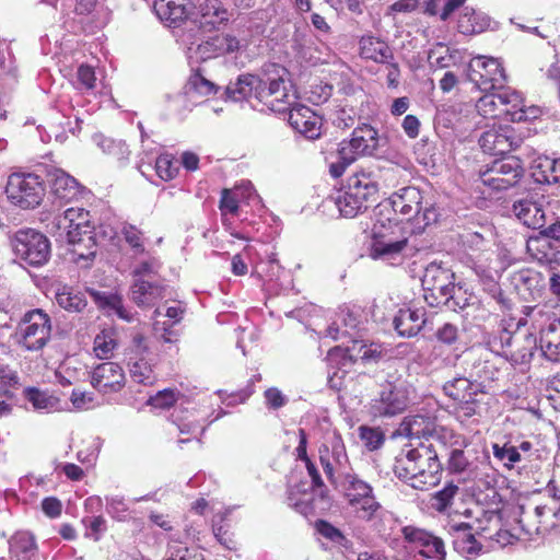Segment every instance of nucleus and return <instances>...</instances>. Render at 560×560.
Segmentation results:
<instances>
[{"instance_id":"obj_1","label":"nucleus","mask_w":560,"mask_h":560,"mask_svg":"<svg viewBox=\"0 0 560 560\" xmlns=\"http://www.w3.org/2000/svg\"><path fill=\"white\" fill-rule=\"evenodd\" d=\"M287 77L285 68L269 63L264 67L261 77L240 75L235 82L226 86L225 95L234 102L254 97L271 112L282 113L291 105L293 98Z\"/></svg>"},{"instance_id":"obj_2","label":"nucleus","mask_w":560,"mask_h":560,"mask_svg":"<svg viewBox=\"0 0 560 560\" xmlns=\"http://www.w3.org/2000/svg\"><path fill=\"white\" fill-rule=\"evenodd\" d=\"M56 225L66 231L71 253L77 261L89 260L96 254V233L90 224V212L83 208H68L56 217Z\"/></svg>"},{"instance_id":"obj_3","label":"nucleus","mask_w":560,"mask_h":560,"mask_svg":"<svg viewBox=\"0 0 560 560\" xmlns=\"http://www.w3.org/2000/svg\"><path fill=\"white\" fill-rule=\"evenodd\" d=\"M51 336V319L43 310L34 308L24 314L16 326L13 339L26 351L42 350Z\"/></svg>"},{"instance_id":"obj_4","label":"nucleus","mask_w":560,"mask_h":560,"mask_svg":"<svg viewBox=\"0 0 560 560\" xmlns=\"http://www.w3.org/2000/svg\"><path fill=\"white\" fill-rule=\"evenodd\" d=\"M454 280L455 275L451 269L435 261L430 262L421 279L425 302L432 307H440L450 302L455 293Z\"/></svg>"},{"instance_id":"obj_5","label":"nucleus","mask_w":560,"mask_h":560,"mask_svg":"<svg viewBox=\"0 0 560 560\" xmlns=\"http://www.w3.org/2000/svg\"><path fill=\"white\" fill-rule=\"evenodd\" d=\"M5 194L15 206L33 209L40 205L45 196V187L38 175L14 173L8 178Z\"/></svg>"},{"instance_id":"obj_6","label":"nucleus","mask_w":560,"mask_h":560,"mask_svg":"<svg viewBox=\"0 0 560 560\" xmlns=\"http://www.w3.org/2000/svg\"><path fill=\"white\" fill-rule=\"evenodd\" d=\"M15 255L30 266L45 265L50 256L48 238L33 229H23L15 233L12 241Z\"/></svg>"},{"instance_id":"obj_7","label":"nucleus","mask_w":560,"mask_h":560,"mask_svg":"<svg viewBox=\"0 0 560 560\" xmlns=\"http://www.w3.org/2000/svg\"><path fill=\"white\" fill-rule=\"evenodd\" d=\"M524 170L521 161L515 156H506L493 161L483 170H480L479 177L485 186L492 190H505L515 186L523 177Z\"/></svg>"},{"instance_id":"obj_8","label":"nucleus","mask_w":560,"mask_h":560,"mask_svg":"<svg viewBox=\"0 0 560 560\" xmlns=\"http://www.w3.org/2000/svg\"><path fill=\"white\" fill-rule=\"evenodd\" d=\"M469 80L482 92L510 89L505 86L506 75L500 61L495 58L478 56L469 63Z\"/></svg>"},{"instance_id":"obj_9","label":"nucleus","mask_w":560,"mask_h":560,"mask_svg":"<svg viewBox=\"0 0 560 560\" xmlns=\"http://www.w3.org/2000/svg\"><path fill=\"white\" fill-rule=\"evenodd\" d=\"M148 352L149 346L145 337L139 332L135 334L126 352V359L132 381L144 386H151L156 381L153 366L145 359Z\"/></svg>"},{"instance_id":"obj_10","label":"nucleus","mask_w":560,"mask_h":560,"mask_svg":"<svg viewBox=\"0 0 560 560\" xmlns=\"http://www.w3.org/2000/svg\"><path fill=\"white\" fill-rule=\"evenodd\" d=\"M385 354L380 343L352 340V374L355 380L368 378L371 382Z\"/></svg>"},{"instance_id":"obj_11","label":"nucleus","mask_w":560,"mask_h":560,"mask_svg":"<svg viewBox=\"0 0 560 560\" xmlns=\"http://www.w3.org/2000/svg\"><path fill=\"white\" fill-rule=\"evenodd\" d=\"M188 39L189 37L187 36L186 38V34H183L182 42L188 45V57L196 59V61H205L221 55L234 54L242 47H245L240 39L230 34L215 35L208 40L197 44L196 47L194 46L195 42H189Z\"/></svg>"},{"instance_id":"obj_12","label":"nucleus","mask_w":560,"mask_h":560,"mask_svg":"<svg viewBox=\"0 0 560 560\" xmlns=\"http://www.w3.org/2000/svg\"><path fill=\"white\" fill-rule=\"evenodd\" d=\"M522 103V95L513 89H500L486 92L481 96L476 108L483 117H510V109L516 108Z\"/></svg>"},{"instance_id":"obj_13","label":"nucleus","mask_w":560,"mask_h":560,"mask_svg":"<svg viewBox=\"0 0 560 560\" xmlns=\"http://www.w3.org/2000/svg\"><path fill=\"white\" fill-rule=\"evenodd\" d=\"M401 534L410 548L431 560H445L446 550L442 538L416 526H405Z\"/></svg>"},{"instance_id":"obj_14","label":"nucleus","mask_w":560,"mask_h":560,"mask_svg":"<svg viewBox=\"0 0 560 560\" xmlns=\"http://www.w3.org/2000/svg\"><path fill=\"white\" fill-rule=\"evenodd\" d=\"M382 509L372 486L352 476V518L358 521H372Z\"/></svg>"},{"instance_id":"obj_15","label":"nucleus","mask_w":560,"mask_h":560,"mask_svg":"<svg viewBox=\"0 0 560 560\" xmlns=\"http://www.w3.org/2000/svg\"><path fill=\"white\" fill-rule=\"evenodd\" d=\"M418 457L417 477L413 478L412 488L425 490L440 481L441 464L433 444L420 442V454Z\"/></svg>"},{"instance_id":"obj_16","label":"nucleus","mask_w":560,"mask_h":560,"mask_svg":"<svg viewBox=\"0 0 560 560\" xmlns=\"http://www.w3.org/2000/svg\"><path fill=\"white\" fill-rule=\"evenodd\" d=\"M293 95L291 105L283 112L289 110L288 121L291 127L303 135L305 138L314 140L322 135V119L310 107L301 104L293 106L295 94Z\"/></svg>"},{"instance_id":"obj_17","label":"nucleus","mask_w":560,"mask_h":560,"mask_svg":"<svg viewBox=\"0 0 560 560\" xmlns=\"http://www.w3.org/2000/svg\"><path fill=\"white\" fill-rule=\"evenodd\" d=\"M122 368L115 362H104L94 368L91 374L92 386L102 394L117 393L125 386Z\"/></svg>"},{"instance_id":"obj_18","label":"nucleus","mask_w":560,"mask_h":560,"mask_svg":"<svg viewBox=\"0 0 560 560\" xmlns=\"http://www.w3.org/2000/svg\"><path fill=\"white\" fill-rule=\"evenodd\" d=\"M327 361L331 373L328 377L330 388L341 392L348 388L350 383V354L349 349L341 346L334 347L327 353Z\"/></svg>"},{"instance_id":"obj_19","label":"nucleus","mask_w":560,"mask_h":560,"mask_svg":"<svg viewBox=\"0 0 560 560\" xmlns=\"http://www.w3.org/2000/svg\"><path fill=\"white\" fill-rule=\"evenodd\" d=\"M479 144L485 153L492 155L505 154L518 145L513 130L505 127H492L482 132Z\"/></svg>"},{"instance_id":"obj_20","label":"nucleus","mask_w":560,"mask_h":560,"mask_svg":"<svg viewBox=\"0 0 560 560\" xmlns=\"http://www.w3.org/2000/svg\"><path fill=\"white\" fill-rule=\"evenodd\" d=\"M547 490L552 494V504L537 505L534 509V516L537 521L534 524H530L528 521L526 525H523L526 533L529 535L533 533L542 534L553 527L556 525L553 518L558 517L560 514V495L557 493V487L553 480L548 482Z\"/></svg>"},{"instance_id":"obj_21","label":"nucleus","mask_w":560,"mask_h":560,"mask_svg":"<svg viewBox=\"0 0 560 560\" xmlns=\"http://www.w3.org/2000/svg\"><path fill=\"white\" fill-rule=\"evenodd\" d=\"M191 9V0H156L153 5V10L161 22L173 28L187 22Z\"/></svg>"},{"instance_id":"obj_22","label":"nucleus","mask_w":560,"mask_h":560,"mask_svg":"<svg viewBox=\"0 0 560 560\" xmlns=\"http://www.w3.org/2000/svg\"><path fill=\"white\" fill-rule=\"evenodd\" d=\"M435 419L424 415L409 416L400 423L398 433L408 438L410 441H419L424 439L430 441L435 434Z\"/></svg>"},{"instance_id":"obj_23","label":"nucleus","mask_w":560,"mask_h":560,"mask_svg":"<svg viewBox=\"0 0 560 560\" xmlns=\"http://www.w3.org/2000/svg\"><path fill=\"white\" fill-rule=\"evenodd\" d=\"M422 195L416 187H405L390 198V205L396 213H400L408 220H418L421 211Z\"/></svg>"},{"instance_id":"obj_24","label":"nucleus","mask_w":560,"mask_h":560,"mask_svg":"<svg viewBox=\"0 0 560 560\" xmlns=\"http://www.w3.org/2000/svg\"><path fill=\"white\" fill-rule=\"evenodd\" d=\"M513 212L516 218L527 228L541 229L546 225V212L542 203L524 198L513 203Z\"/></svg>"},{"instance_id":"obj_25","label":"nucleus","mask_w":560,"mask_h":560,"mask_svg":"<svg viewBox=\"0 0 560 560\" xmlns=\"http://www.w3.org/2000/svg\"><path fill=\"white\" fill-rule=\"evenodd\" d=\"M48 180L54 196L60 200L69 202L80 195L78 180L60 168L49 171Z\"/></svg>"},{"instance_id":"obj_26","label":"nucleus","mask_w":560,"mask_h":560,"mask_svg":"<svg viewBox=\"0 0 560 560\" xmlns=\"http://www.w3.org/2000/svg\"><path fill=\"white\" fill-rule=\"evenodd\" d=\"M425 324V312L421 308L399 310L393 319L395 330L400 337L416 336Z\"/></svg>"},{"instance_id":"obj_27","label":"nucleus","mask_w":560,"mask_h":560,"mask_svg":"<svg viewBox=\"0 0 560 560\" xmlns=\"http://www.w3.org/2000/svg\"><path fill=\"white\" fill-rule=\"evenodd\" d=\"M230 19L228 9L220 0H203L199 4V24L206 31H212L225 24Z\"/></svg>"},{"instance_id":"obj_28","label":"nucleus","mask_w":560,"mask_h":560,"mask_svg":"<svg viewBox=\"0 0 560 560\" xmlns=\"http://www.w3.org/2000/svg\"><path fill=\"white\" fill-rule=\"evenodd\" d=\"M376 185L368 177L352 182V217L369 210L376 202Z\"/></svg>"},{"instance_id":"obj_29","label":"nucleus","mask_w":560,"mask_h":560,"mask_svg":"<svg viewBox=\"0 0 560 560\" xmlns=\"http://www.w3.org/2000/svg\"><path fill=\"white\" fill-rule=\"evenodd\" d=\"M315 492L304 481L290 486L287 499L288 505L304 516L313 514L317 504L314 498Z\"/></svg>"},{"instance_id":"obj_30","label":"nucleus","mask_w":560,"mask_h":560,"mask_svg":"<svg viewBox=\"0 0 560 560\" xmlns=\"http://www.w3.org/2000/svg\"><path fill=\"white\" fill-rule=\"evenodd\" d=\"M130 296L138 306L150 307L165 296V288L139 278L130 288Z\"/></svg>"},{"instance_id":"obj_31","label":"nucleus","mask_w":560,"mask_h":560,"mask_svg":"<svg viewBox=\"0 0 560 560\" xmlns=\"http://www.w3.org/2000/svg\"><path fill=\"white\" fill-rule=\"evenodd\" d=\"M380 145L377 131L368 124L352 131V161L354 155H373Z\"/></svg>"},{"instance_id":"obj_32","label":"nucleus","mask_w":560,"mask_h":560,"mask_svg":"<svg viewBox=\"0 0 560 560\" xmlns=\"http://www.w3.org/2000/svg\"><path fill=\"white\" fill-rule=\"evenodd\" d=\"M539 347L546 359L560 362V320L555 319L541 329Z\"/></svg>"},{"instance_id":"obj_33","label":"nucleus","mask_w":560,"mask_h":560,"mask_svg":"<svg viewBox=\"0 0 560 560\" xmlns=\"http://www.w3.org/2000/svg\"><path fill=\"white\" fill-rule=\"evenodd\" d=\"M256 196L250 183L235 186L233 189H224L220 200V210L223 214H236L238 206L244 200H250Z\"/></svg>"},{"instance_id":"obj_34","label":"nucleus","mask_w":560,"mask_h":560,"mask_svg":"<svg viewBox=\"0 0 560 560\" xmlns=\"http://www.w3.org/2000/svg\"><path fill=\"white\" fill-rule=\"evenodd\" d=\"M411 448L402 451L396 458L394 471L396 476L412 487L413 478L417 477L418 459L416 454H420V442L411 443Z\"/></svg>"},{"instance_id":"obj_35","label":"nucleus","mask_w":560,"mask_h":560,"mask_svg":"<svg viewBox=\"0 0 560 560\" xmlns=\"http://www.w3.org/2000/svg\"><path fill=\"white\" fill-rule=\"evenodd\" d=\"M490 26V19L487 14L476 11L474 8L465 7L458 18L457 28L464 35H474L485 32Z\"/></svg>"},{"instance_id":"obj_36","label":"nucleus","mask_w":560,"mask_h":560,"mask_svg":"<svg viewBox=\"0 0 560 560\" xmlns=\"http://www.w3.org/2000/svg\"><path fill=\"white\" fill-rule=\"evenodd\" d=\"M445 395L456 401L474 400L478 393H481V384L471 382L467 377H455L443 385Z\"/></svg>"},{"instance_id":"obj_37","label":"nucleus","mask_w":560,"mask_h":560,"mask_svg":"<svg viewBox=\"0 0 560 560\" xmlns=\"http://www.w3.org/2000/svg\"><path fill=\"white\" fill-rule=\"evenodd\" d=\"M408 245V238L401 235L400 242L384 243V242H370V257L380 259L394 265L396 261L402 259L404 250Z\"/></svg>"},{"instance_id":"obj_38","label":"nucleus","mask_w":560,"mask_h":560,"mask_svg":"<svg viewBox=\"0 0 560 560\" xmlns=\"http://www.w3.org/2000/svg\"><path fill=\"white\" fill-rule=\"evenodd\" d=\"M350 206V186L341 185L335 187L329 197L324 201V211L331 219L348 218Z\"/></svg>"},{"instance_id":"obj_39","label":"nucleus","mask_w":560,"mask_h":560,"mask_svg":"<svg viewBox=\"0 0 560 560\" xmlns=\"http://www.w3.org/2000/svg\"><path fill=\"white\" fill-rule=\"evenodd\" d=\"M10 551L18 560H36L37 545L30 532L15 533L10 541Z\"/></svg>"},{"instance_id":"obj_40","label":"nucleus","mask_w":560,"mask_h":560,"mask_svg":"<svg viewBox=\"0 0 560 560\" xmlns=\"http://www.w3.org/2000/svg\"><path fill=\"white\" fill-rule=\"evenodd\" d=\"M360 56L375 62L384 63L393 58L387 44L378 38L366 36L360 40Z\"/></svg>"},{"instance_id":"obj_41","label":"nucleus","mask_w":560,"mask_h":560,"mask_svg":"<svg viewBox=\"0 0 560 560\" xmlns=\"http://www.w3.org/2000/svg\"><path fill=\"white\" fill-rule=\"evenodd\" d=\"M92 295L100 307L107 310L108 314H114L128 323L133 320V313L125 307L120 295L105 292H92Z\"/></svg>"},{"instance_id":"obj_42","label":"nucleus","mask_w":560,"mask_h":560,"mask_svg":"<svg viewBox=\"0 0 560 560\" xmlns=\"http://www.w3.org/2000/svg\"><path fill=\"white\" fill-rule=\"evenodd\" d=\"M56 302L60 307L69 312H81L88 304L84 293L68 285L58 289Z\"/></svg>"},{"instance_id":"obj_43","label":"nucleus","mask_w":560,"mask_h":560,"mask_svg":"<svg viewBox=\"0 0 560 560\" xmlns=\"http://www.w3.org/2000/svg\"><path fill=\"white\" fill-rule=\"evenodd\" d=\"M24 396L37 411L52 412L59 409V399L47 392L28 387L24 390Z\"/></svg>"},{"instance_id":"obj_44","label":"nucleus","mask_w":560,"mask_h":560,"mask_svg":"<svg viewBox=\"0 0 560 560\" xmlns=\"http://www.w3.org/2000/svg\"><path fill=\"white\" fill-rule=\"evenodd\" d=\"M118 348L117 335L113 329L97 334L93 342V351L98 359H109Z\"/></svg>"},{"instance_id":"obj_45","label":"nucleus","mask_w":560,"mask_h":560,"mask_svg":"<svg viewBox=\"0 0 560 560\" xmlns=\"http://www.w3.org/2000/svg\"><path fill=\"white\" fill-rule=\"evenodd\" d=\"M406 407V402L398 393L392 389L383 390L381 393L378 405L376 409L380 415L395 416L401 412Z\"/></svg>"},{"instance_id":"obj_46","label":"nucleus","mask_w":560,"mask_h":560,"mask_svg":"<svg viewBox=\"0 0 560 560\" xmlns=\"http://www.w3.org/2000/svg\"><path fill=\"white\" fill-rule=\"evenodd\" d=\"M537 170L534 175L539 183L552 184L560 180V159H540Z\"/></svg>"},{"instance_id":"obj_47","label":"nucleus","mask_w":560,"mask_h":560,"mask_svg":"<svg viewBox=\"0 0 560 560\" xmlns=\"http://www.w3.org/2000/svg\"><path fill=\"white\" fill-rule=\"evenodd\" d=\"M187 92L196 93L201 96H208L217 93L218 86L210 80H208L198 69L188 79Z\"/></svg>"},{"instance_id":"obj_48","label":"nucleus","mask_w":560,"mask_h":560,"mask_svg":"<svg viewBox=\"0 0 560 560\" xmlns=\"http://www.w3.org/2000/svg\"><path fill=\"white\" fill-rule=\"evenodd\" d=\"M359 441L368 451H375L383 445L385 436L380 428L361 425L359 428Z\"/></svg>"},{"instance_id":"obj_49","label":"nucleus","mask_w":560,"mask_h":560,"mask_svg":"<svg viewBox=\"0 0 560 560\" xmlns=\"http://www.w3.org/2000/svg\"><path fill=\"white\" fill-rule=\"evenodd\" d=\"M492 452L494 458L500 460L504 467L511 469L514 467L516 463H520L522 459L521 453L517 447L510 445L509 443H504L503 445H499L494 443L492 445Z\"/></svg>"},{"instance_id":"obj_50","label":"nucleus","mask_w":560,"mask_h":560,"mask_svg":"<svg viewBox=\"0 0 560 560\" xmlns=\"http://www.w3.org/2000/svg\"><path fill=\"white\" fill-rule=\"evenodd\" d=\"M459 488L454 482H448L442 490L434 493L432 497V508L438 512H445L452 504L454 498L457 495Z\"/></svg>"},{"instance_id":"obj_51","label":"nucleus","mask_w":560,"mask_h":560,"mask_svg":"<svg viewBox=\"0 0 560 560\" xmlns=\"http://www.w3.org/2000/svg\"><path fill=\"white\" fill-rule=\"evenodd\" d=\"M454 298L450 300L446 304L443 306H446L447 308L452 311H468L469 308H477L479 306V301L476 296L467 293L462 290V288L456 287L455 293L453 294ZM467 315H469V312H466Z\"/></svg>"},{"instance_id":"obj_52","label":"nucleus","mask_w":560,"mask_h":560,"mask_svg":"<svg viewBox=\"0 0 560 560\" xmlns=\"http://www.w3.org/2000/svg\"><path fill=\"white\" fill-rule=\"evenodd\" d=\"M93 139L104 153L113 155L118 160L126 158L128 154V149L122 141H116L102 135H95Z\"/></svg>"},{"instance_id":"obj_53","label":"nucleus","mask_w":560,"mask_h":560,"mask_svg":"<svg viewBox=\"0 0 560 560\" xmlns=\"http://www.w3.org/2000/svg\"><path fill=\"white\" fill-rule=\"evenodd\" d=\"M455 529L463 532L462 539H457L456 541L458 548L468 556H477L481 550V545L476 540L472 534L468 533L470 526L467 523H460Z\"/></svg>"},{"instance_id":"obj_54","label":"nucleus","mask_w":560,"mask_h":560,"mask_svg":"<svg viewBox=\"0 0 560 560\" xmlns=\"http://www.w3.org/2000/svg\"><path fill=\"white\" fill-rule=\"evenodd\" d=\"M158 176L163 180L173 179L177 172V161L171 154H161L155 161Z\"/></svg>"},{"instance_id":"obj_55","label":"nucleus","mask_w":560,"mask_h":560,"mask_svg":"<svg viewBox=\"0 0 560 560\" xmlns=\"http://www.w3.org/2000/svg\"><path fill=\"white\" fill-rule=\"evenodd\" d=\"M106 511L117 521H126L129 517V505L126 500L119 495L106 497Z\"/></svg>"},{"instance_id":"obj_56","label":"nucleus","mask_w":560,"mask_h":560,"mask_svg":"<svg viewBox=\"0 0 560 560\" xmlns=\"http://www.w3.org/2000/svg\"><path fill=\"white\" fill-rule=\"evenodd\" d=\"M399 230L397 226H386L384 224L373 225L370 235H366V238H370V242H384V243H395L401 241V235H397L396 231Z\"/></svg>"},{"instance_id":"obj_57","label":"nucleus","mask_w":560,"mask_h":560,"mask_svg":"<svg viewBox=\"0 0 560 560\" xmlns=\"http://www.w3.org/2000/svg\"><path fill=\"white\" fill-rule=\"evenodd\" d=\"M170 557L166 560H205L202 552L197 548H188L183 545L168 546Z\"/></svg>"},{"instance_id":"obj_58","label":"nucleus","mask_w":560,"mask_h":560,"mask_svg":"<svg viewBox=\"0 0 560 560\" xmlns=\"http://www.w3.org/2000/svg\"><path fill=\"white\" fill-rule=\"evenodd\" d=\"M349 147H350V142H347L346 140H342L339 143V149H338L339 161L332 162L329 166V173L335 178L340 177L345 173L348 165L350 164Z\"/></svg>"},{"instance_id":"obj_59","label":"nucleus","mask_w":560,"mask_h":560,"mask_svg":"<svg viewBox=\"0 0 560 560\" xmlns=\"http://www.w3.org/2000/svg\"><path fill=\"white\" fill-rule=\"evenodd\" d=\"M541 115V109L538 106L530 105L526 106L524 100L522 98V103L516 107L510 109V120L511 121H528L538 118Z\"/></svg>"},{"instance_id":"obj_60","label":"nucleus","mask_w":560,"mask_h":560,"mask_svg":"<svg viewBox=\"0 0 560 560\" xmlns=\"http://www.w3.org/2000/svg\"><path fill=\"white\" fill-rule=\"evenodd\" d=\"M316 529L323 537L330 540L335 545L346 546L348 541L346 536L340 532V529L332 526L330 523L326 521L320 520L316 522Z\"/></svg>"},{"instance_id":"obj_61","label":"nucleus","mask_w":560,"mask_h":560,"mask_svg":"<svg viewBox=\"0 0 560 560\" xmlns=\"http://www.w3.org/2000/svg\"><path fill=\"white\" fill-rule=\"evenodd\" d=\"M77 82L79 89L93 91L96 86V75L93 67L81 65L77 71Z\"/></svg>"},{"instance_id":"obj_62","label":"nucleus","mask_w":560,"mask_h":560,"mask_svg":"<svg viewBox=\"0 0 560 560\" xmlns=\"http://www.w3.org/2000/svg\"><path fill=\"white\" fill-rule=\"evenodd\" d=\"M19 383L16 372L8 365L0 364V396H11L10 388Z\"/></svg>"},{"instance_id":"obj_63","label":"nucleus","mask_w":560,"mask_h":560,"mask_svg":"<svg viewBox=\"0 0 560 560\" xmlns=\"http://www.w3.org/2000/svg\"><path fill=\"white\" fill-rule=\"evenodd\" d=\"M254 248L250 246H247L244 248V250L240 254H236L232 257L231 266H232V272L235 276H245L247 273V264L246 260L252 261V256L254 254Z\"/></svg>"},{"instance_id":"obj_64","label":"nucleus","mask_w":560,"mask_h":560,"mask_svg":"<svg viewBox=\"0 0 560 560\" xmlns=\"http://www.w3.org/2000/svg\"><path fill=\"white\" fill-rule=\"evenodd\" d=\"M178 396L179 394L174 389H163L155 396H152L149 399V404L154 408H168L177 401Z\"/></svg>"}]
</instances>
